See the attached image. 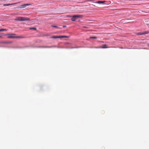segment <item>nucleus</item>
<instances>
[{"instance_id": "f3484780", "label": "nucleus", "mask_w": 149, "mask_h": 149, "mask_svg": "<svg viewBox=\"0 0 149 149\" xmlns=\"http://www.w3.org/2000/svg\"><path fill=\"white\" fill-rule=\"evenodd\" d=\"M66 26H63V27H65Z\"/></svg>"}, {"instance_id": "9b49d317", "label": "nucleus", "mask_w": 149, "mask_h": 149, "mask_svg": "<svg viewBox=\"0 0 149 149\" xmlns=\"http://www.w3.org/2000/svg\"><path fill=\"white\" fill-rule=\"evenodd\" d=\"M89 38H90L96 39L97 38V37L93 36V37H90Z\"/></svg>"}, {"instance_id": "6e6552de", "label": "nucleus", "mask_w": 149, "mask_h": 149, "mask_svg": "<svg viewBox=\"0 0 149 149\" xmlns=\"http://www.w3.org/2000/svg\"><path fill=\"white\" fill-rule=\"evenodd\" d=\"M51 38H60V36H53L51 37H50Z\"/></svg>"}, {"instance_id": "6ab92c4d", "label": "nucleus", "mask_w": 149, "mask_h": 149, "mask_svg": "<svg viewBox=\"0 0 149 149\" xmlns=\"http://www.w3.org/2000/svg\"><path fill=\"white\" fill-rule=\"evenodd\" d=\"M84 28H86V27H84Z\"/></svg>"}, {"instance_id": "20e7f679", "label": "nucleus", "mask_w": 149, "mask_h": 149, "mask_svg": "<svg viewBox=\"0 0 149 149\" xmlns=\"http://www.w3.org/2000/svg\"><path fill=\"white\" fill-rule=\"evenodd\" d=\"M55 47L54 46H42L41 47H39L42 48H51Z\"/></svg>"}, {"instance_id": "423d86ee", "label": "nucleus", "mask_w": 149, "mask_h": 149, "mask_svg": "<svg viewBox=\"0 0 149 149\" xmlns=\"http://www.w3.org/2000/svg\"><path fill=\"white\" fill-rule=\"evenodd\" d=\"M149 33V32L148 31H144V32H143V33H140L139 34H140V35H142V34H148V33Z\"/></svg>"}, {"instance_id": "aec40b11", "label": "nucleus", "mask_w": 149, "mask_h": 149, "mask_svg": "<svg viewBox=\"0 0 149 149\" xmlns=\"http://www.w3.org/2000/svg\"><path fill=\"white\" fill-rule=\"evenodd\" d=\"M74 48L73 47H72V48Z\"/></svg>"}, {"instance_id": "7ed1b4c3", "label": "nucleus", "mask_w": 149, "mask_h": 149, "mask_svg": "<svg viewBox=\"0 0 149 149\" xmlns=\"http://www.w3.org/2000/svg\"><path fill=\"white\" fill-rule=\"evenodd\" d=\"M31 5L30 4H28V3L25 4H23V5H21L20 6V8H24L26 7L27 6H29V5Z\"/></svg>"}, {"instance_id": "f257e3e1", "label": "nucleus", "mask_w": 149, "mask_h": 149, "mask_svg": "<svg viewBox=\"0 0 149 149\" xmlns=\"http://www.w3.org/2000/svg\"><path fill=\"white\" fill-rule=\"evenodd\" d=\"M70 17H71V20L72 21H75L78 18H81L82 17L81 15H75L73 16H69Z\"/></svg>"}, {"instance_id": "f8f14e48", "label": "nucleus", "mask_w": 149, "mask_h": 149, "mask_svg": "<svg viewBox=\"0 0 149 149\" xmlns=\"http://www.w3.org/2000/svg\"><path fill=\"white\" fill-rule=\"evenodd\" d=\"M7 30L6 29H0V31H6Z\"/></svg>"}, {"instance_id": "0eeeda50", "label": "nucleus", "mask_w": 149, "mask_h": 149, "mask_svg": "<svg viewBox=\"0 0 149 149\" xmlns=\"http://www.w3.org/2000/svg\"><path fill=\"white\" fill-rule=\"evenodd\" d=\"M101 48H108V47H107V45L106 44H104L102 46Z\"/></svg>"}, {"instance_id": "f03ea898", "label": "nucleus", "mask_w": 149, "mask_h": 149, "mask_svg": "<svg viewBox=\"0 0 149 149\" xmlns=\"http://www.w3.org/2000/svg\"><path fill=\"white\" fill-rule=\"evenodd\" d=\"M16 20L19 21H24L29 20V18H26L24 17H18L17 19Z\"/></svg>"}, {"instance_id": "39448f33", "label": "nucleus", "mask_w": 149, "mask_h": 149, "mask_svg": "<svg viewBox=\"0 0 149 149\" xmlns=\"http://www.w3.org/2000/svg\"><path fill=\"white\" fill-rule=\"evenodd\" d=\"M10 35H11V36H9V38H16V36H13V35H15V34H11Z\"/></svg>"}, {"instance_id": "ddd939ff", "label": "nucleus", "mask_w": 149, "mask_h": 149, "mask_svg": "<svg viewBox=\"0 0 149 149\" xmlns=\"http://www.w3.org/2000/svg\"><path fill=\"white\" fill-rule=\"evenodd\" d=\"M105 1H98L97 2V3H104V2H105Z\"/></svg>"}, {"instance_id": "4468645a", "label": "nucleus", "mask_w": 149, "mask_h": 149, "mask_svg": "<svg viewBox=\"0 0 149 149\" xmlns=\"http://www.w3.org/2000/svg\"><path fill=\"white\" fill-rule=\"evenodd\" d=\"M30 29H33V30H36V28L33 27V28H30Z\"/></svg>"}, {"instance_id": "9d476101", "label": "nucleus", "mask_w": 149, "mask_h": 149, "mask_svg": "<svg viewBox=\"0 0 149 149\" xmlns=\"http://www.w3.org/2000/svg\"><path fill=\"white\" fill-rule=\"evenodd\" d=\"M60 38H68V37L66 36H60Z\"/></svg>"}, {"instance_id": "412c9836", "label": "nucleus", "mask_w": 149, "mask_h": 149, "mask_svg": "<svg viewBox=\"0 0 149 149\" xmlns=\"http://www.w3.org/2000/svg\"><path fill=\"white\" fill-rule=\"evenodd\" d=\"M1 37V36H0V37Z\"/></svg>"}, {"instance_id": "a211bd4d", "label": "nucleus", "mask_w": 149, "mask_h": 149, "mask_svg": "<svg viewBox=\"0 0 149 149\" xmlns=\"http://www.w3.org/2000/svg\"><path fill=\"white\" fill-rule=\"evenodd\" d=\"M148 46H149V44H148Z\"/></svg>"}, {"instance_id": "2eb2a0df", "label": "nucleus", "mask_w": 149, "mask_h": 149, "mask_svg": "<svg viewBox=\"0 0 149 149\" xmlns=\"http://www.w3.org/2000/svg\"><path fill=\"white\" fill-rule=\"evenodd\" d=\"M52 26V27H55V28H57L58 27V26H56L52 25V26Z\"/></svg>"}, {"instance_id": "dca6fc26", "label": "nucleus", "mask_w": 149, "mask_h": 149, "mask_svg": "<svg viewBox=\"0 0 149 149\" xmlns=\"http://www.w3.org/2000/svg\"><path fill=\"white\" fill-rule=\"evenodd\" d=\"M3 6H9L10 5V4H3Z\"/></svg>"}, {"instance_id": "1a4fd4ad", "label": "nucleus", "mask_w": 149, "mask_h": 149, "mask_svg": "<svg viewBox=\"0 0 149 149\" xmlns=\"http://www.w3.org/2000/svg\"><path fill=\"white\" fill-rule=\"evenodd\" d=\"M25 37L24 36H16V38H24Z\"/></svg>"}]
</instances>
